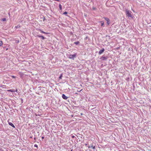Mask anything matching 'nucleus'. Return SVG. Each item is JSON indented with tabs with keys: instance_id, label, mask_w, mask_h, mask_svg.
Here are the masks:
<instances>
[{
	"instance_id": "f257e3e1",
	"label": "nucleus",
	"mask_w": 151,
	"mask_h": 151,
	"mask_svg": "<svg viewBox=\"0 0 151 151\" xmlns=\"http://www.w3.org/2000/svg\"><path fill=\"white\" fill-rule=\"evenodd\" d=\"M126 14L128 17H132V15L131 14L132 12L131 11L126 10Z\"/></svg>"
},
{
	"instance_id": "f03ea898",
	"label": "nucleus",
	"mask_w": 151,
	"mask_h": 151,
	"mask_svg": "<svg viewBox=\"0 0 151 151\" xmlns=\"http://www.w3.org/2000/svg\"><path fill=\"white\" fill-rule=\"evenodd\" d=\"M76 54H74L73 55H69V58L70 59H73L74 58H75L76 56Z\"/></svg>"
},
{
	"instance_id": "7ed1b4c3",
	"label": "nucleus",
	"mask_w": 151,
	"mask_h": 151,
	"mask_svg": "<svg viewBox=\"0 0 151 151\" xmlns=\"http://www.w3.org/2000/svg\"><path fill=\"white\" fill-rule=\"evenodd\" d=\"M104 18L107 21V23L108 25H109L110 24V20L107 17H104Z\"/></svg>"
},
{
	"instance_id": "20e7f679",
	"label": "nucleus",
	"mask_w": 151,
	"mask_h": 151,
	"mask_svg": "<svg viewBox=\"0 0 151 151\" xmlns=\"http://www.w3.org/2000/svg\"><path fill=\"white\" fill-rule=\"evenodd\" d=\"M9 119L8 120V123H9V124L12 127H13V128H15V127L14 126V124L12 122H9Z\"/></svg>"
},
{
	"instance_id": "39448f33",
	"label": "nucleus",
	"mask_w": 151,
	"mask_h": 151,
	"mask_svg": "<svg viewBox=\"0 0 151 151\" xmlns=\"http://www.w3.org/2000/svg\"><path fill=\"white\" fill-rule=\"evenodd\" d=\"M104 51V48H103L102 50H100L99 52V54L100 55Z\"/></svg>"
},
{
	"instance_id": "423d86ee",
	"label": "nucleus",
	"mask_w": 151,
	"mask_h": 151,
	"mask_svg": "<svg viewBox=\"0 0 151 151\" xmlns=\"http://www.w3.org/2000/svg\"><path fill=\"white\" fill-rule=\"evenodd\" d=\"M17 91V90L16 89V91ZM7 91H10V92H14L15 91V90L14 89L8 90H7Z\"/></svg>"
},
{
	"instance_id": "0eeeda50",
	"label": "nucleus",
	"mask_w": 151,
	"mask_h": 151,
	"mask_svg": "<svg viewBox=\"0 0 151 151\" xmlns=\"http://www.w3.org/2000/svg\"><path fill=\"white\" fill-rule=\"evenodd\" d=\"M62 97L63 99H68V97L64 94H63Z\"/></svg>"
},
{
	"instance_id": "6e6552de",
	"label": "nucleus",
	"mask_w": 151,
	"mask_h": 151,
	"mask_svg": "<svg viewBox=\"0 0 151 151\" xmlns=\"http://www.w3.org/2000/svg\"><path fill=\"white\" fill-rule=\"evenodd\" d=\"M39 31L40 32H41L42 33H44V34H48L49 33L45 32L41 29H39Z\"/></svg>"
},
{
	"instance_id": "1a4fd4ad",
	"label": "nucleus",
	"mask_w": 151,
	"mask_h": 151,
	"mask_svg": "<svg viewBox=\"0 0 151 151\" xmlns=\"http://www.w3.org/2000/svg\"><path fill=\"white\" fill-rule=\"evenodd\" d=\"M107 59V58L105 57H102L100 59L102 60H105Z\"/></svg>"
},
{
	"instance_id": "9d476101",
	"label": "nucleus",
	"mask_w": 151,
	"mask_h": 151,
	"mask_svg": "<svg viewBox=\"0 0 151 151\" xmlns=\"http://www.w3.org/2000/svg\"><path fill=\"white\" fill-rule=\"evenodd\" d=\"M37 36L39 37H41L42 40H44L45 39V37L43 36L38 35Z\"/></svg>"
},
{
	"instance_id": "9b49d317",
	"label": "nucleus",
	"mask_w": 151,
	"mask_h": 151,
	"mask_svg": "<svg viewBox=\"0 0 151 151\" xmlns=\"http://www.w3.org/2000/svg\"><path fill=\"white\" fill-rule=\"evenodd\" d=\"M101 23V26H104V22L103 21H101L100 22Z\"/></svg>"
},
{
	"instance_id": "f8f14e48",
	"label": "nucleus",
	"mask_w": 151,
	"mask_h": 151,
	"mask_svg": "<svg viewBox=\"0 0 151 151\" xmlns=\"http://www.w3.org/2000/svg\"><path fill=\"white\" fill-rule=\"evenodd\" d=\"M20 27H21V26L19 25H18L17 26H15V27L16 29H17L18 28H20Z\"/></svg>"
},
{
	"instance_id": "ddd939ff",
	"label": "nucleus",
	"mask_w": 151,
	"mask_h": 151,
	"mask_svg": "<svg viewBox=\"0 0 151 151\" xmlns=\"http://www.w3.org/2000/svg\"><path fill=\"white\" fill-rule=\"evenodd\" d=\"M59 9H60V10H61L62 8V6H61V4H59Z\"/></svg>"
},
{
	"instance_id": "4468645a",
	"label": "nucleus",
	"mask_w": 151,
	"mask_h": 151,
	"mask_svg": "<svg viewBox=\"0 0 151 151\" xmlns=\"http://www.w3.org/2000/svg\"><path fill=\"white\" fill-rule=\"evenodd\" d=\"M4 148H1L0 149V151H4Z\"/></svg>"
},
{
	"instance_id": "2eb2a0df",
	"label": "nucleus",
	"mask_w": 151,
	"mask_h": 151,
	"mask_svg": "<svg viewBox=\"0 0 151 151\" xmlns=\"http://www.w3.org/2000/svg\"><path fill=\"white\" fill-rule=\"evenodd\" d=\"M3 45V42L2 41H0V46H1Z\"/></svg>"
},
{
	"instance_id": "dca6fc26",
	"label": "nucleus",
	"mask_w": 151,
	"mask_h": 151,
	"mask_svg": "<svg viewBox=\"0 0 151 151\" xmlns=\"http://www.w3.org/2000/svg\"><path fill=\"white\" fill-rule=\"evenodd\" d=\"M91 147H92L93 149H95V146H93V145H91Z\"/></svg>"
},
{
	"instance_id": "f3484780",
	"label": "nucleus",
	"mask_w": 151,
	"mask_h": 151,
	"mask_svg": "<svg viewBox=\"0 0 151 151\" xmlns=\"http://www.w3.org/2000/svg\"><path fill=\"white\" fill-rule=\"evenodd\" d=\"M62 76H63V75L62 74L60 75V76L59 77V79H61L62 78Z\"/></svg>"
},
{
	"instance_id": "a211bd4d",
	"label": "nucleus",
	"mask_w": 151,
	"mask_h": 151,
	"mask_svg": "<svg viewBox=\"0 0 151 151\" xmlns=\"http://www.w3.org/2000/svg\"><path fill=\"white\" fill-rule=\"evenodd\" d=\"M6 19L5 18H3L2 19V20L3 21H6Z\"/></svg>"
},
{
	"instance_id": "6ab92c4d",
	"label": "nucleus",
	"mask_w": 151,
	"mask_h": 151,
	"mask_svg": "<svg viewBox=\"0 0 151 151\" xmlns=\"http://www.w3.org/2000/svg\"><path fill=\"white\" fill-rule=\"evenodd\" d=\"M79 43V41H77L76 42H74V43L76 45H77Z\"/></svg>"
},
{
	"instance_id": "aec40b11",
	"label": "nucleus",
	"mask_w": 151,
	"mask_h": 151,
	"mask_svg": "<svg viewBox=\"0 0 151 151\" xmlns=\"http://www.w3.org/2000/svg\"><path fill=\"white\" fill-rule=\"evenodd\" d=\"M67 14V12H65L63 13V14Z\"/></svg>"
},
{
	"instance_id": "412c9836",
	"label": "nucleus",
	"mask_w": 151,
	"mask_h": 151,
	"mask_svg": "<svg viewBox=\"0 0 151 151\" xmlns=\"http://www.w3.org/2000/svg\"><path fill=\"white\" fill-rule=\"evenodd\" d=\"M119 47H117L116 48H115V50H118V49H119Z\"/></svg>"
},
{
	"instance_id": "4be33fe9",
	"label": "nucleus",
	"mask_w": 151,
	"mask_h": 151,
	"mask_svg": "<svg viewBox=\"0 0 151 151\" xmlns=\"http://www.w3.org/2000/svg\"><path fill=\"white\" fill-rule=\"evenodd\" d=\"M12 77L13 78H16V77L14 76H12Z\"/></svg>"
},
{
	"instance_id": "5701e85b",
	"label": "nucleus",
	"mask_w": 151,
	"mask_h": 151,
	"mask_svg": "<svg viewBox=\"0 0 151 151\" xmlns=\"http://www.w3.org/2000/svg\"><path fill=\"white\" fill-rule=\"evenodd\" d=\"M34 146H35V147H37H37H38L37 145H36V144H35L34 145Z\"/></svg>"
},
{
	"instance_id": "b1692460",
	"label": "nucleus",
	"mask_w": 151,
	"mask_h": 151,
	"mask_svg": "<svg viewBox=\"0 0 151 151\" xmlns=\"http://www.w3.org/2000/svg\"><path fill=\"white\" fill-rule=\"evenodd\" d=\"M44 138V136H42V139H43Z\"/></svg>"
},
{
	"instance_id": "393cba45",
	"label": "nucleus",
	"mask_w": 151,
	"mask_h": 151,
	"mask_svg": "<svg viewBox=\"0 0 151 151\" xmlns=\"http://www.w3.org/2000/svg\"><path fill=\"white\" fill-rule=\"evenodd\" d=\"M88 148H90L91 147H90V146H88Z\"/></svg>"
},
{
	"instance_id": "a878e982",
	"label": "nucleus",
	"mask_w": 151,
	"mask_h": 151,
	"mask_svg": "<svg viewBox=\"0 0 151 151\" xmlns=\"http://www.w3.org/2000/svg\"><path fill=\"white\" fill-rule=\"evenodd\" d=\"M88 145V144H85V145H86V146H87Z\"/></svg>"
},
{
	"instance_id": "bb28decb",
	"label": "nucleus",
	"mask_w": 151,
	"mask_h": 151,
	"mask_svg": "<svg viewBox=\"0 0 151 151\" xmlns=\"http://www.w3.org/2000/svg\"><path fill=\"white\" fill-rule=\"evenodd\" d=\"M132 11L133 12H134V10H133V9H132Z\"/></svg>"
},
{
	"instance_id": "cd10ccee",
	"label": "nucleus",
	"mask_w": 151,
	"mask_h": 151,
	"mask_svg": "<svg viewBox=\"0 0 151 151\" xmlns=\"http://www.w3.org/2000/svg\"><path fill=\"white\" fill-rule=\"evenodd\" d=\"M74 136H73L72 137V138H74Z\"/></svg>"
},
{
	"instance_id": "c85d7f7f",
	"label": "nucleus",
	"mask_w": 151,
	"mask_h": 151,
	"mask_svg": "<svg viewBox=\"0 0 151 151\" xmlns=\"http://www.w3.org/2000/svg\"><path fill=\"white\" fill-rule=\"evenodd\" d=\"M45 20V18H44L43 20Z\"/></svg>"
},
{
	"instance_id": "c756f323",
	"label": "nucleus",
	"mask_w": 151,
	"mask_h": 151,
	"mask_svg": "<svg viewBox=\"0 0 151 151\" xmlns=\"http://www.w3.org/2000/svg\"><path fill=\"white\" fill-rule=\"evenodd\" d=\"M8 48H7V49H6V50H8Z\"/></svg>"
},
{
	"instance_id": "7c9ffc66",
	"label": "nucleus",
	"mask_w": 151,
	"mask_h": 151,
	"mask_svg": "<svg viewBox=\"0 0 151 151\" xmlns=\"http://www.w3.org/2000/svg\"><path fill=\"white\" fill-rule=\"evenodd\" d=\"M70 151H72V149Z\"/></svg>"
}]
</instances>
